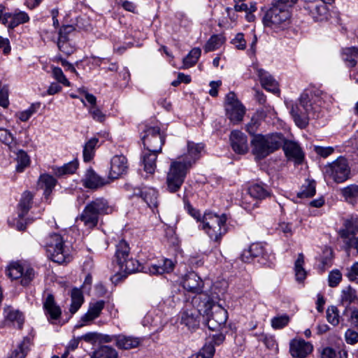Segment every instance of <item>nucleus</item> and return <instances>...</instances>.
<instances>
[{"mask_svg": "<svg viewBox=\"0 0 358 358\" xmlns=\"http://www.w3.org/2000/svg\"><path fill=\"white\" fill-rule=\"evenodd\" d=\"M327 101H330L327 94L320 90H305L296 102L286 103L295 124L305 128L310 117H318L321 108Z\"/></svg>", "mask_w": 358, "mask_h": 358, "instance_id": "1", "label": "nucleus"}, {"mask_svg": "<svg viewBox=\"0 0 358 358\" xmlns=\"http://www.w3.org/2000/svg\"><path fill=\"white\" fill-rule=\"evenodd\" d=\"M283 143L284 136L280 133L256 134L251 140L252 151L256 158L264 159L278 150Z\"/></svg>", "mask_w": 358, "mask_h": 358, "instance_id": "2", "label": "nucleus"}, {"mask_svg": "<svg viewBox=\"0 0 358 358\" xmlns=\"http://www.w3.org/2000/svg\"><path fill=\"white\" fill-rule=\"evenodd\" d=\"M48 257L54 262L63 264L71 259L69 248L58 234H50L44 240Z\"/></svg>", "mask_w": 358, "mask_h": 358, "instance_id": "3", "label": "nucleus"}, {"mask_svg": "<svg viewBox=\"0 0 358 358\" xmlns=\"http://www.w3.org/2000/svg\"><path fill=\"white\" fill-rule=\"evenodd\" d=\"M108 210V202L103 198H96L88 203L82 213L77 217L84 226L88 229H93L97 226L99 217L106 214Z\"/></svg>", "mask_w": 358, "mask_h": 358, "instance_id": "4", "label": "nucleus"}, {"mask_svg": "<svg viewBox=\"0 0 358 358\" xmlns=\"http://www.w3.org/2000/svg\"><path fill=\"white\" fill-rule=\"evenodd\" d=\"M226 222L227 217L224 214L218 215L208 213L203 215L200 227L212 241L219 242L227 233Z\"/></svg>", "mask_w": 358, "mask_h": 358, "instance_id": "5", "label": "nucleus"}, {"mask_svg": "<svg viewBox=\"0 0 358 358\" xmlns=\"http://www.w3.org/2000/svg\"><path fill=\"white\" fill-rule=\"evenodd\" d=\"M189 169L182 164L181 159H172L166 176L167 190L171 193L178 192L184 183Z\"/></svg>", "mask_w": 358, "mask_h": 358, "instance_id": "6", "label": "nucleus"}, {"mask_svg": "<svg viewBox=\"0 0 358 358\" xmlns=\"http://www.w3.org/2000/svg\"><path fill=\"white\" fill-rule=\"evenodd\" d=\"M6 275L11 280L21 278L23 286L28 285L35 277V271L29 265L20 262H10L6 268Z\"/></svg>", "mask_w": 358, "mask_h": 358, "instance_id": "7", "label": "nucleus"}, {"mask_svg": "<svg viewBox=\"0 0 358 358\" xmlns=\"http://www.w3.org/2000/svg\"><path fill=\"white\" fill-rule=\"evenodd\" d=\"M142 141L145 150L152 152H162L165 137L160 132L159 127L146 125L144 129V135L142 136Z\"/></svg>", "mask_w": 358, "mask_h": 358, "instance_id": "8", "label": "nucleus"}, {"mask_svg": "<svg viewBox=\"0 0 358 358\" xmlns=\"http://www.w3.org/2000/svg\"><path fill=\"white\" fill-rule=\"evenodd\" d=\"M325 173L335 182H343L348 179L350 169L347 159L343 157H339L325 167Z\"/></svg>", "mask_w": 358, "mask_h": 358, "instance_id": "9", "label": "nucleus"}, {"mask_svg": "<svg viewBox=\"0 0 358 358\" xmlns=\"http://www.w3.org/2000/svg\"><path fill=\"white\" fill-rule=\"evenodd\" d=\"M218 298V295L215 293L209 294L208 292H203L194 296L189 303L204 317L206 315H208L209 312L215 307L216 300Z\"/></svg>", "mask_w": 358, "mask_h": 358, "instance_id": "10", "label": "nucleus"}, {"mask_svg": "<svg viewBox=\"0 0 358 358\" xmlns=\"http://www.w3.org/2000/svg\"><path fill=\"white\" fill-rule=\"evenodd\" d=\"M281 4L273 2L271 8L264 17V24L267 27L278 26L290 18V10L284 8Z\"/></svg>", "mask_w": 358, "mask_h": 358, "instance_id": "11", "label": "nucleus"}, {"mask_svg": "<svg viewBox=\"0 0 358 358\" xmlns=\"http://www.w3.org/2000/svg\"><path fill=\"white\" fill-rule=\"evenodd\" d=\"M213 311L209 312L208 315H206V322L208 329L212 331H220L224 327L227 320V311L220 306H215Z\"/></svg>", "mask_w": 358, "mask_h": 358, "instance_id": "12", "label": "nucleus"}, {"mask_svg": "<svg viewBox=\"0 0 358 358\" xmlns=\"http://www.w3.org/2000/svg\"><path fill=\"white\" fill-rule=\"evenodd\" d=\"M203 150V144L188 142L187 145V152L178 157L176 160L181 159L182 164L190 169L200 159Z\"/></svg>", "mask_w": 358, "mask_h": 358, "instance_id": "13", "label": "nucleus"}, {"mask_svg": "<svg viewBox=\"0 0 358 358\" xmlns=\"http://www.w3.org/2000/svg\"><path fill=\"white\" fill-rule=\"evenodd\" d=\"M129 169L128 160L123 155H117L110 160V169L108 178L113 180L122 177L127 173Z\"/></svg>", "mask_w": 358, "mask_h": 358, "instance_id": "14", "label": "nucleus"}, {"mask_svg": "<svg viewBox=\"0 0 358 358\" xmlns=\"http://www.w3.org/2000/svg\"><path fill=\"white\" fill-rule=\"evenodd\" d=\"M303 8L315 21H323L328 17V8L323 3L306 1Z\"/></svg>", "mask_w": 358, "mask_h": 358, "instance_id": "15", "label": "nucleus"}, {"mask_svg": "<svg viewBox=\"0 0 358 358\" xmlns=\"http://www.w3.org/2000/svg\"><path fill=\"white\" fill-rule=\"evenodd\" d=\"M200 315L198 310H196L188 302L185 304L181 313V323L189 329H195L199 326Z\"/></svg>", "mask_w": 358, "mask_h": 358, "instance_id": "16", "label": "nucleus"}, {"mask_svg": "<svg viewBox=\"0 0 358 358\" xmlns=\"http://www.w3.org/2000/svg\"><path fill=\"white\" fill-rule=\"evenodd\" d=\"M313 350L312 344L303 339H293L289 343V352L294 357L305 358Z\"/></svg>", "mask_w": 358, "mask_h": 358, "instance_id": "17", "label": "nucleus"}, {"mask_svg": "<svg viewBox=\"0 0 358 358\" xmlns=\"http://www.w3.org/2000/svg\"><path fill=\"white\" fill-rule=\"evenodd\" d=\"M182 286L187 291L199 294L203 292L204 282L196 273L190 272L185 275Z\"/></svg>", "mask_w": 358, "mask_h": 358, "instance_id": "18", "label": "nucleus"}, {"mask_svg": "<svg viewBox=\"0 0 358 358\" xmlns=\"http://www.w3.org/2000/svg\"><path fill=\"white\" fill-rule=\"evenodd\" d=\"M43 310L49 321L58 320L62 310L57 304L52 294L48 293L43 301Z\"/></svg>", "mask_w": 358, "mask_h": 358, "instance_id": "19", "label": "nucleus"}, {"mask_svg": "<svg viewBox=\"0 0 358 358\" xmlns=\"http://www.w3.org/2000/svg\"><path fill=\"white\" fill-rule=\"evenodd\" d=\"M231 145L234 151L240 155L245 154L248 151L247 136L240 131H233L230 135Z\"/></svg>", "mask_w": 358, "mask_h": 358, "instance_id": "20", "label": "nucleus"}, {"mask_svg": "<svg viewBox=\"0 0 358 358\" xmlns=\"http://www.w3.org/2000/svg\"><path fill=\"white\" fill-rule=\"evenodd\" d=\"M134 196L141 197L152 209L158 206V192L152 187H143L135 189Z\"/></svg>", "mask_w": 358, "mask_h": 358, "instance_id": "21", "label": "nucleus"}, {"mask_svg": "<svg viewBox=\"0 0 358 358\" xmlns=\"http://www.w3.org/2000/svg\"><path fill=\"white\" fill-rule=\"evenodd\" d=\"M253 69L261 82L262 86L266 90L273 94L279 92L278 83L267 71L257 66H253Z\"/></svg>", "mask_w": 358, "mask_h": 358, "instance_id": "22", "label": "nucleus"}, {"mask_svg": "<svg viewBox=\"0 0 358 358\" xmlns=\"http://www.w3.org/2000/svg\"><path fill=\"white\" fill-rule=\"evenodd\" d=\"M83 186L88 189H98L106 184L108 181L99 176L92 169H88L82 178Z\"/></svg>", "mask_w": 358, "mask_h": 358, "instance_id": "23", "label": "nucleus"}, {"mask_svg": "<svg viewBox=\"0 0 358 358\" xmlns=\"http://www.w3.org/2000/svg\"><path fill=\"white\" fill-rule=\"evenodd\" d=\"M282 145L285 155L289 159L294 160L297 164L302 162L304 155L297 143L292 141H286L284 138V143Z\"/></svg>", "mask_w": 358, "mask_h": 358, "instance_id": "24", "label": "nucleus"}, {"mask_svg": "<svg viewBox=\"0 0 358 358\" xmlns=\"http://www.w3.org/2000/svg\"><path fill=\"white\" fill-rule=\"evenodd\" d=\"M116 346L122 350H131L138 348L142 340L141 338L120 334L113 337Z\"/></svg>", "mask_w": 358, "mask_h": 358, "instance_id": "25", "label": "nucleus"}, {"mask_svg": "<svg viewBox=\"0 0 358 358\" xmlns=\"http://www.w3.org/2000/svg\"><path fill=\"white\" fill-rule=\"evenodd\" d=\"M104 306L105 302L103 300L90 303L87 312L81 317L83 324H81L80 327L86 325L97 318L100 315Z\"/></svg>", "mask_w": 358, "mask_h": 358, "instance_id": "26", "label": "nucleus"}, {"mask_svg": "<svg viewBox=\"0 0 358 358\" xmlns=\"http://www.w3.org/2000/svg\"><path fill=\"white\" fill-rule=\"evenodd\" d=\"M174 266L175 264L171 259H164L157 264L148 265V271L146 270L145 273L151 275H161L173 271Z\"/></svg>", "mask_w": 358, "mask_h": 358, "instance_id": "27", "label": "nucleus"}, {"mask_svg": "<svg viewBox=\"0 0 358 358\" xmlns=\"http://www.w3.org/2000/svg\"><path fill=\"white\" fill-rule=\"evenodd\" d=\"M161 152H152L148 150L143 151L141 155V162L143 164L144 171L149 174H153L155 171L157 165V154Z\"/></svg>", "mask_w": 358, "mask_h": 358, "instance_id": "28", "label": "nucleus"}, {"mask_svg": "<svg viewBox=\"0 0 358 358\" xmlns=\"http://www.w3.org/2000/svg\"><path fill=\"white\" fill-rule=\"evenodd\" d=\"M265 249L264 246L259 243H255L250 245L248 250H245L241 255V259L245 262H249L255 257H264Z\"/></svg>", "mask_w": 358, "mask_h": 358, "instance_id": "29", "label": "nucleus"}, {"mask_svg": "<svg viewBox=\"0 0 358 358\" xmlns=\"http://www.w3.org/2000/svg\"><path fill=\"white\" fill-rule=\"evenodd\" d=\"M344 229L339 231L341 238H348L358 233V217L351 216L343 223Z\"/></svg>", "mask_w": 358, "mask_h": 358, "instance_id": "30", "label": "nucleus"}, {"mask_svg": "<svg viewBox=\"0 0 358 358\" xmlns=\"http://www.w3.org/2000/svg\"><path fill=\"white\" fill-rule=\"evenodd\" d=\"M341 57L346 66L355 67L357 64L358 48L356 47L343 48L341 50Z\"/></svg>", "mask_w": 358, "mask_h": 358, "instance_id": "31", "label": "nucleus"}, {"mask_svg": "<svg viewBox=\"0 0 358 358\" xmlns=\"http://www.w3.org/2000/svg\"><path fill=\"white\" fill-rule=\"evenodd\" d=\"M33 198V194L29 191H25L22 194L17 208L20 218L24 217L31 208Z\"/></svg>", "mask_w": 358, "mask_h": 358, "instance_id": "32", "label": "nucleus"}, {"mask_svg": "<svg viewBox=\"0 0 358 358\" xmlns=\"http://www.w3.org/2000/svg\"><path fill=\"white\" fill-rule=\"evenodd\" d=\"M227 115L234 124L242 121L245 113V108L241 103L226 108Z\"/></svg>", "mask_w": 358, "mask_h": 358, "instance_id": "33", "label": "nucleus"}, {"mask_svg": "<svg viewBox=\"0 0 358 358\" xmlns=\"http://www.w3.org/2000/svg\"><path fill=\"white\" fill-rule=\"evenodd\" d=\"M30 345V338L24 337L16 348L11 350L8 358H25L29 350Z\"/></svg>", "mask_w": 358, "mask_h": 358, "instance_id": "34", "label": "nucleus"}, {"mask_svg": "<svg viewBox=\"0 0 358 358\" xmlns=\"http://www.w3.org/2000/svg\"><path fill=\"white\" fill-rule=\"evenodd\" d=\"M120 268L127 273H131L136 271H142L145 273L148 271L147 266H141L139 262L134 259H125V262H123L122 264H119Z\"/></svg>", "mask_w": 358, "mask_h": 358, "instance_id": "35", "label": "nucleus"}, {"mask_svg": "<svg viewBox=\"0 0 358 358\" xmlns=\"http://www.w3.org/2000/svg\"><path fill=\"white\" fill-rule=\"evenodd\" d=\"M56 182L57 181L53 176L48 174H44L41 176L39 178L38 186L41 189H44V194L45 196H48L52 192V189L55 187Z\"/></svg>", "mask_w": 358, "mask_h": 358, "instance_id": "36", "label": "nucleus"}, {"mask_svg": "<svg viewBox=\"0 0 358 358\" xmlns=\"http://www.w3.org/2000/svg\"><path fill=\"white\" fill-rule=\"evenodd\" d=\"M4 314L6 318L13 322L18 329L22 328L24 320L22 313L10 307H8L4 309Z\"/></svg>", "mask_w": 358, "mask_h": 358, "instance_id": "37", "label": "nucleus"}, {"mask_svg": "<svg viewBox=\"0 0 358 358\" xmlns=\"http://www.w3.org/2000/svg\"><path fill=\"white\" fill-rule=\"evenodd\" d=\"M71 303L69 311L71 314L76 313L84 302L83 292L80 289L73 288L71 290Z\"/></svg>", "mask_w": 358, "mask_h": 358, "instance_id": "38", "label": "nucleus"}, {"mask_svg": "<svg viewBox=\"0 0 358 358\" xmlns=\"http://www.w3.org/2000/svg\"><path fill=\"white\" fill-rule=\"evenodd\" d=\"M250 195L257 199H264L271 195L269 190L263 185L255 184L248 189Z\"/></svg>", "mask_w": 358, "mask_h": 358, "instance_id": "39", "label": "nucleus"}, {"mask_svg": "<svg viewBox=\"0 0 358 358\" xmlns=\"http://www.w3.org/2000/svg\"><path fill=\"white\" fill-rule=\"evenodd\" d=\"M130 248L129 244L124 240L120 241L116 245L115 257L118 264H122L125 262V259L129 257Z\"/></svg>", "mask_w": 358, "mask_h": 358, "instance_id": "40", "label": "nucleus"}, {"mask_svg": "<svg viewBox=\"0 0 358 358\" xmlns=\"http://www.w3.org/2000/svg\"><path fill=\"white\" fill-rule=\"evenodd\" d=\"M342 195L345 201L352 205L356 203L358 198V185H350L341 189Z\"/></svg>", "mask_w": 358, "mask_h": 358, "instance_id": "41", "label": "nucleus"}, {"mask_svg": "<svg viewBox=\"0 0 358 358\" xmlns=\"http://www.w3.org/2000/svg\"><path fill=\"white\" fill-rule=\"evenodd\" d=\"M0 141L8 146L10 151L14 152L17 145V140L8 129L0 128Z\"/></svg>", "mask_w": 358, "mask_h": 358, "instance_id": "42", "label": "nucleus"}, {"mask_svg": "<svg viewBox=\"0 0 358 358\" xmlns=\"http://www.w3.org/2000/svg\"><path fill=\"white\" fill-rule=\"evenodd\" d=\"M315 182L314 180H306L301 187L297 196L299 198H308L315 194Z\"/></svg>", "mask_w": 358, "mask_h": 358, "instance_id": "43", "label": "nucleus"}, {"mask_svg": "<svg viewBox=\"0 0 358 358\" xmlns=\"http://www.w3.org/2000/svg\"><path fill=\"white\" fill-rule=\"evenodd\" d=\"M10 20L8 28L13 29L19 24L29 22V17L28 14L24 11L10 13Z\"/></svg>", "mask_w": 358, "mask_h": 358, "instance_id": "44", "label": "nucleus"}, {"mask_svg": "<svg viewBox=\"0 0 358 358\" xmlns=\"http://www.w3.org/2000/svg\"><path fill=\"white\" fill-rule=\"evenodd\" d=\"M201 54L199 48H194L190 50L188 55L183 59V68L188 69L196 64Z\"/></svg>", "mask_w": 358, "mask_h": 358, "instance_id": "45", "label": "nucleus"}, {"mask_svg": "<svg viewBox=\"0 0 358 358\" xmlns=\"http://www.w3.org/2000/svg\"><path fill=\"white\" fill-rule=\"evenodd\" d=\"M99 142L97 138H92L85 145L83 148V159L87 162L91 161L94 155V149Z\"/></svg>", "mask_w": 358, "mask_h": 358, "instance_id": "46", "label": "nucleus"}, {"mask_svg": "<svg viewBox=\"0 0 358 358\" xmlns=\"http://www.w3.org/2000/svg\"><path fill=\"white\" fill-rule=\"evenodd\" d=\"M224 38L221 35H213L203 47L206 52H212L218 49L224 43Z\"/></svg>", "mask_w": 358, "mask_h": 358, "instance_id": "47", "label": "nucleus"}, {"mask_svg": "<svg viewBox=\"0 0 358 358\" xmlns=\"http://www.w3.org/2000/svg\"><path fill=\"white\" fill-rule=\"evenodd\" d=\"M78 167V162L77 160L71 161L69 163L64 164L62 166L56 167L54 169L55 173L58 176H62L66 174H73Z\"/></svg>", "mask_w": 358, "mask_h": 358, "instance_id": "48", "label": "nucleus"}, {"mask_svg": "<svg viewBox=\"0 0 358 358\" xmlns=\"http://www.w3.org/2000/svg\"><path fill=\"white\" fill-rule=\"evenodd\" d=\"M91 358H117V352L111 347L102 346L93 353Z\"/></svg>", "mask_w": 358, "mask_h": 358, "instance_id": "49", "label": "nucleus"}, {"mask_svg": "<svg viewBox=\"0 0 358 358\" xmlns=\"http://www.w3.org/2000/svg\"><path fill=\"white\" fill-rule=\"evenodd\" d=\"M16 171L17 172H22L24 169L30 164L29 157L23 150H19L16 152Z\"/></svg>", "mask_w": 358, "mask_h": 358, "instance_id": "50", "label": "nucleus"}, {"mask_svg": "<svg viewBox=\"0 0 358 358\" xmlns=\"http://www.w3.org/2000/svg\"><path fill=\"white\" fill-rule=\"evenodd\" d=\"M304 257L302 253L299 254L298 258L295 262V275L299 282H302L306 277V271L303 268Z\"/></svg>", "mask_w": 358, "mask_h": 358, "instance_id": "51", "label": "nucleus"}, {"mask_svg": "<svg viewBox=\"0 0 358 358\" xmlns=\"http://www.w3.org/2000/svg\"><path fill=\"white\" fill-rule=\"evenodd\" d=\"M358 299L357 292L352 287L348 286L342 290L341 292V301L343 303L350 305L355 303Z\"/></svg>", "mask_w": 358, "mask_h": 358, "instance_id": "52", "label": "nucleus"}, {"mask_svg": "<svg viewBox=\"0 0 358 358\" xmlns=\"http://www.w3.org/2000/svg\"><path fill=\"white\" fill-rule=\"evenodd\" d=\"M40 103H32L29 108L17 114V117L22 122H27L40 108Z\"/></svg>", "mask_w": 358, "mask_h": 358, "instance_id": "53", "label": "nucleus"}, {"mask_svg": "<svg viewBox=\"0 0 358 358\" xmlns=\"http://www.w3.org/2000/svg\"><path fill=\"white\" fill-rule=\"evenodd\" d=\"M57 46L59 50L66 55L72 54L75 50L70 39H65L63 36H62V39H58Z\"/></svg>", "mask_w": 358, "mask_h": 358, "instance_id": "54", "label": "nucleus"}, {"mask_svg": "<svg viewBox=\"0 0 358 358\" xmlns=\"http://www.w3.org/2000/svg\"><path fill=\"white\" fill-rule=\"evenodd\" d=\"M339 311L336 306H330L327 310V320L334 326H336L339 323Z\"/></svg>", "mask_w": 358, "mask_h": 358, "instance_id": "55", "label": "nucleus"}, {"mask_svg": "<svg viewBox=\"0 0 358 358\" xmlns=\"http://www.w3.org/2000/svg\"><path fill=\"white\" fill-rule=\"evenodd\" d=\"M342 280V273L338 269L332 270L328 276V284L331 287H335L339 285Z\"/></svg>", "mask_w": 358, "mask_h": 358, "instance_id": "56", "label": "nucleus"}, {"mask_svg": "<svg viewBox=\"0 0 358 358\" xmlns=\"http://www.w3.org/2000/svg\"><path fill=\"white\" fill-rule=\"evenodd\" d=\"M52 75L55 80L57 82L63 84L65 86H70V83L68 79L64 76L62 70L59 67H53L52 68Z\"/></svg>", "mask_w": 358, "mask_h": 358, "instance_id": "57", "label": "nucleus"}, {"mask_svg": "<svg viewBox=\"0 0 358 358\" xmlns=\"http://www.w3.org/2000/svg\"><path fill=\"white\" fill-rule=\"evenodd\" d=\"M345 341L349 345L358 343V332L352 329H348L345 333Z\"/></svg>", "mask_w": 358, "mask_h": 358, "instance_id": "58", "label": "nucleus"}, {"mask_svg": "<svg viewBox=\"0 0 358 358\" xmlns=\"http://www.w3.org/2000/svg\"><path fill=\"white\" fill-rule=\"evenodd\" d=\"M260 125V120L258 117L252 116L250 121L246 124V130L251 135L255 136V132L257 131Z\"/></svg>", "mask_w": 358, "mask_h": 358, "instance_id": "59", "label": "nucleus"}, {"mask_svg": "<svg viewBox=\"0 0 358 358\" xmlns=\"http://www.w3.org/2000/svg\"><path fill=\"white\" fill-rule=\"evenodd\" d=\"M346 276L350 282L358 284V262L354 263L348 269Z\"/></svg>", "mask_w": 358, "mask_h": 358, "instance_id": "60", "label": "nucleus"}, {"mask_svg": "<svg viewBox=\"0 0 358 358\" xmlns=\"http://www.w3.org/2000/svg\"><path fill=\"white\" fill-rule=\"evenodd\" d=\"M335 149L333 147H322V146H315L314 151L315 153L323 158H327L334 152Z\"/></svg>", "mask_w": 358, "mask_h": 358, "instance_id": "61", "label": "nucleus"}, {"mask_svg": "<svg viewBox=\"0 0 358 358\" xmlns=\"http://www.w3.org/2000/svg\"><path fill=\"white\" fill-rule=\"evenodd\" d=\"M89 113L91 115L92 118L99 122H102L105 120V115L98 108L97 106L93 107H89Z\"/></svg>", "mask_w": 358, "mask_h": 358, "instance_id": "62", "label": "nucleus"}, {"mask_svg": "<svg viewBox=\"0 0 358 358\" xmlns=\"http://www.w3.org/2000/svg\"><path fill=\"white\" fill-rule=\"evenodd\" d=\"M289 322V317L287 315L276 317L272 319L271 324L275 329H281Z\"/></svg>", "mask_w": 358, "mask_h": 358, "instance_id": "63", "label": "nucleus"}, {"mask_svg": "<svg viewBox=\"0 0 358 358\" xmlns=\"http://www.w3.org/2000/svg\"><path fill=\"white\" fill-rule=\"evenodd\" d=\"M346 246L347 250L350 248L356 249L358 253V236H351L348 238H341Z\"/></svg>", "mask_w": 358, "mask_h": 358, "instance_id": "64", "label": "nucleus"}]
</instances>
